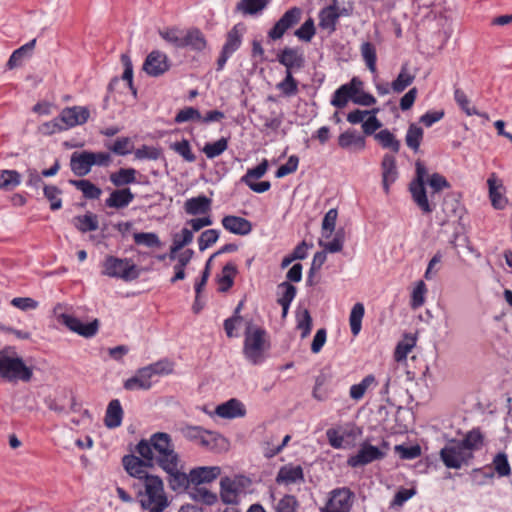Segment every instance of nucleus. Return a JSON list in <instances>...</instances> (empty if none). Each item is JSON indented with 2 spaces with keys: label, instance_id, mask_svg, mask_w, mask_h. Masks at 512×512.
Returning <instances> with one entry per match:
<instances>
[{
  "label": "nucleus",
  "instance_id": "obj_1",
  "mask_svg": "<svg viewBox=\"0 0 512 512\" xmlns=\"http://www.w3.org/2000/svg\"><path fill=\"white\" fill-rule=\"evenodd\" d=\"M415 178L409 184V191L412 199L423 214H430L435 210V204L428 200L425 184L431 187L433 194L440 192L445 188H450V183L446 178L439 174L433 173L429 178L428 170L421 160L415 162Z\"/></svg>",
  "mask_w": 512,
  "mask_h": 512
},
{
  "label": "nucleus",
  "instance_id": "obj_2",
  "mask_svg": "<svg viewBox=\"0 0 512 512\" xmlns=\"http://www.w3.org/2000/svg\"><path fill=\"white\" fill-rule=\"evenodd\" d=\"M122 464L130 476L143 481L145 492L143 493L141 489L138 490V496L145 495V498L140 500L141 507H149L150 504H153L155 496L164 494L162 479L159 476L149 474L145 470V468L154 467L151 461L128 454L122 458Z\"/></svg>",
  "mask_w": 512,
  "mask_h": 512
},
{
  "label": "nucleus",
  "instance_id": "obj_3",
  "mask_svg": "<svg viewBox=\"0 0 512 512\" xmlns=\"http://www.w3.org/2000/svg\"><path fill=\"white\" fill-rule=\"evenodd\" d=\"M136 452L153 465L157 464L160 468L172 461H180L179 455L175 452L171 436L165 432H156L150 436V439H141L136 445Z\"/></svg>",
  "mask_w": 512,
  "mask_h": 512
},
{
  "label": "nucleus",
  "instance_id": "obj_4",
  "mask_svg": "<svg viewBox=\"0 0 512 512\" xmlns=\"http://www.w3.org/2000/svg\"><path fill=\"white\" fill-rule=\"evenodd\" d=\"M158 33L166 43L176 49L189 48L191 51L200 53L208 46L204 33L197 27L183 30L177 26H171L160 29Z\"/></svg>",
  "mask_w": 512,
  "mask_h": 512
},
{
  "label": "nucleus",
  "instance_id": "obj_5",
  "mask_svg": "<svg viewBox=\"0 0 512 512\" xmlns=\"http://www.w3.org/2000/svg\"><path fill=\"white\" fill-rule=\"evenodd\" d=\"M33 371L23 359L18 356H11L9 349L0 350V378L11 383L18 381L29 382L32 379Z\"/></svg>",
  "mask_w": 512,
  "mask_h": 512
},
{
  "label": "nucleus",
  "instance_id": "obj_6",
  "mask_svg": "<svg viewBox=\"0 0 512 512\" xmlns=\"http://www.w3.org/2000/svg\"><path fill=\"white\" fill-rule=\"evenodd\" d=\"M102 267V275L122 279L127 282L136 280L140 276V270L137 265L129 258H118L108 255Z\"/></svg>",
  "mask_w": 512,
  "mask_h": 512
},
{
  "label": "nucleus",
  "instance_id": "obj_7",
  "mask_svg": "<svg viewBox=\"0 0 512 512\" xmlns=\"http://www.w3.org/2000/svg\"><path fill=\"white\" fill-rule=\"evenodd\" d=\"M265 336V329L253 326L252 322L247 323L243 352L245 357L255 365L262 361V355L266 349Z\"/></svg>",
  "mask_w": 512,
  "mask_h": 512
},
{
  "label": "nucleus",
  "instance_id": "obj_8",
  "mask_svg": "<svg viewBox=\"0 0 512 512\" xmlns=\"http://www.w3.org/2000/svg\"><path fill=\"white\" fill-rule=\"evenodd\" d=\"M354 10L352 2H347V5L340 6L339 0H332L331 4L322 8L319 12V27L327 30L331 35L337 30V24L340 17L351 16Z\"/></svg>",
  "mask_w": 512,
  "mask_h": 512
},
{
  "label": "nucleus",
  "instance_id": "obj_9",
  "mask_svg": "<svg viewBox=\"0 0 512 512\" xmlns=\"http://www.w3.org/2000/svg\"><path fill=\"white\" fill-rule=\"evenodd\" d=\"M246 30V25L243 22H239L227 32L225 43L223 44L220 55L217 59L218 71L224 68L232 54H234L241 47Z\"/></svg>",
  "mask_w": 512,
  "mask_h": 512
},
{
  "label": "nucleus",
  "instance_id": "obj_10",
  "mask_svg": "<svg viewBox=\"0 0 512 512\" xmlns=\"http://www.w3.org/2000/svg\"><path fill=\"white\" fill-rule=\"evenodd\" d=\"M440 457L447 468L460 469L473 458V453L465 451L458 440L452 439L441 449Z\"/></svg>",
  "mask_w": 512,
  "mask_h": 512
},
{
  "label": "nucleus",
  "instance_id": "obj_11",
  "mask_svg": "<svg viewBox=\"0 0 512 512\" xmlns=\"http://www.w3.org/2000/svg\"><path fill=\"white\" fill-rule=\"evenodd\" d=\"M355 495L347 487L336 488L330 492V497L322 512H350Z\"/></svg>",
  "mask_w": 512,
  "mask_h": 512
},
{
  "label": "nucleus",
  "instance_id": "obj_12",
  "mask_svg": "<svg viewBox=\"0 0 512 512\" xmlns=\"http://www.w3.org/2000/svg\"><path fill=\"white\" fill-rule=\"evenodd\" d=\"M302 16V10L299 7H292L288 9L274 26L268 31L267 36L270 40L276 41L281 39L286 31L299 23Z\"/></svg>",
  "mask_w": 512,
  "mask_h": 512
},
{
  "label": "nucleus",
  "instance_id": "obj_13",
  "mask_svg": "<svg viewBox=\"0 0 512 512\" xmlns=\"http://www.w3.org/2000/svg\"><path fill=\"white\" fill-rule=\"evenodd\" d=\"M180 461H172L168 463V468L163 466L161 469L168 474L167 481L171 490L177 493L190 491V472L186 474L179 470L178 465Z\"/></svg>",
  "mask_w": 512,
  "mask_h": 512
},
{
  "label": "nucleus",
  "instance_id": "obj_14",
  "mask_svg": "<svg viewBox=\"0 0 512 512\" xmlns=\"http://www.w3.org/2000/svg\"><path fill=\"white\" fill-rule=\"evenodd\" d=\"M58 320L71 331L86 338H90L96 335L99 329V321L97 319H94L89 323H83L80 319L74 317L73 315L62 313L58 316Z\"/></svg>",
  "mask_w": 512,
  "mask_h": 512
},
{
  "label": "nucleus",
  "instance_id": "obj_15",
  "mask_svg": "<svg viewBox=\"0 0 512 512\" xmlns=\"http://www.w3.org/2000/svg\"><path fill=\"white\" fill-rule=\"evenodd\" d=\"M170 67L168 56L160 50H153L147 55L142 69L151 77H159L165 74Z\"/></svg>",
  "mask_w": 512,
  "mask_h": 512
},
{
  "label": "nucleus",
  "instance_id": "obj_16",
  "mask_svg": "<svg viewBox=\"0 0 512 512\" xmlns=\"http://www.w3.org/2000/svg\"><path fill=\"white\" fill-rule=\"evenodd\" d=\"M385 455L386 453L378 447L364 442L361 444L358 453L348 458L347 464L353 468L361 467L374 461L381 460Z\"/></svg>",
  "mask_w": 512,
  "mask_h": 512
},
{
  "label": "nucleus",
  "instance_id": "obj_17",
  "mask_svg": "<svg viewBox=\"0 0 512 512\" xmlns=\"http://www.w3.org/2000/svg\"><path fill=\"white\" fill-rule=\"evenodd\" d=\"M363 82L358 77H353L348 83L341 85L333 94L331 105L336 108L342 109L358 94L362 88Z\"/></svg>",
  "mask_w": 512,
  "mask_h": 512
},
{
  "label": "nucleus",
  "instance_id": "obj_18",
  "mask_svg": "<svg viewBox=\"0 0 512 512\" xmlns=\"http://www.w3.org/2000/svg\"><path fill=\"white\" fill-rule=\"evenodd\" d=\"M90 111L84 106L66 107L60 113V120L63 127L68 130L78 125L86 123L89 119Z\"/></svg>",
  "mask_w": 512,
  "mask_h": 512
},
{
  "label": "nucleus",
  "instance_id": "obj_19",
  "mask_svg": "<svg viewBox=\"0 0 512 512\" xmlns=\"http://www.w3.org/2000/svg\"><path fill=\"white\" fill-rule=\"evenodd\" d=\"M277 61L292 73L293 70H300L305 65V57L298 48L285 47L277 54Z\"/></svg>",
  "mask_w": 512,
  "mask_h": 512
},
{
  "label": "nucleus",
  "instance_id": "obj_20",
  "mask_svg": "<svg viewBox=\"0 0 512 512\" xmlns=\"http://www.w3.org/2000/svg\"><path fill=\"white\" fill-rule=\"evenodd\" d=\"M221 473L218 466H201L190 470L191 487L213 482Z\"/></svg>",
  "mask_w": 512,
  "mask_h": 512
},
{
  "label": "nucleus",
  "instance_id": "obj_21",
  "mask_svg": "<svg viewBox=\"0 0 512 512\" xmlns=\"http://www.w3.org/2000/svg\"><path fill=\"white\" fill-rule=\"evenodd\" d=\"M487 184L489 187L491 205L497 210H503L508 204V199L505 196V187L502 181L497 180L493 174L488 178Z\"/></svg>",
  "mask_w": 512,
  "mask_h": 512
},
{
  "label": "nucleus",
  "instance_id": "obj_22",
  "mask_svg": "<svg viewBox=\"0 0 512 512\" xmlns=\"http://www.w3.org/2000/svg\"><path fill=\"white\" fill-rule=\"evenodd\" d=\"M381 169L383 190L388 194L390 185L394 183L398 177L395 157L391 154H385L382 158Z\"/></svg>",
  "mask_w": 512,
  "mask_h": 512
},
{
  "label": "nucleus",
  "instance_id": "obj_23",
  "mask_svg": "<svg viewBox=\"0 0 512 512\" xmlns=\"http://www.w3.org/2000/svg\"><path fill=\"white\" fill-rule=\"evenodd\" d=\"M222 226L230 233L245 236L252 231V223L246 218L227 215L222 218Z\"/></svg>",
  "mask_w": 512,
  "mask_h": 512
},
{
  "label": "nucleus",
  "instance_id": "obj_24",
  "mask_svg": "<svg viewBox=\"0 0 512 512\" xmlns=\"http://www.w3.org/2000/svg\"><path fill=\"white\" fill-rule=\"evenodd\" d=\"M215 413L224 419H234L244 417L246 415V409L240 400L231 398L228 401L219 404L216 407Z\"/></svg>",
  "mask_w": 512,
  "mask_h": 512
},
{
  "label": "nucleus",
  "instance_id": "obj_25",
  "mask_svg": "<svg viewBox=\"0 0 512 512\" xmlns=\"http://www.w3.org/2000/svg\"><path fill=\"white\" fill-rule=\"evenodd\" d=\"M338 145L343 149L358 152L364 150L366 141L356 130L348 129L339 135Z\"/></svg>",
  "mask_w": 512,
  "mask_h": 512
},
{
  "label": "nucleus",
  "instance_id": "obj_26",
  "mask_svg": "<svg viewBox=\"0 0 512 512\" xmlns=\"http://www.w3.org/2000/svg\"><path fill=\"white\" fill-rule=\"evenodd\" d=\"M92 162L90 151L74 152L70 158V168L76 176L83 177L91 171Z\"/></svg>",
  "mask_w": 512,
  "mask_h": 512
},
{
  "label": "nucleus",
  "instance_id": "obj_27",
  "mask_svg": "<svg viewBox=\"0 0 512 512\" xmlns=\"http://www.w3.org/2000/svg\"><path fill=\"white\" fill-rule=\"evenodd\" d=\"M151 386V376L145 367L138 369L135 375L125 380L123 384V387L128 391L149 390Z\"/></svg>",
  "mask_w": 512,
  "mask_h": 512
},
{
  "label": "nucleus",
  "instance_id": "obj_28",
  "mask_svg": "<svg viewBox=\"0 0 512 512\" xmlns=\"http://www.w3.org/2000/svg\"><path fill=\"white\" fill-rule=\"evenodd\" d=\"M212 200L205 195L189 198L184 203L185 212L196 216L208 214L211 211Z\"/></svg>",
  "mask_w": 512,
  "mask_h": 512
},
{
  "label": "nucleus",
  "instance_id": "obj_29",
  "mask_svg": "<svg viewBox=\"0 0 512 512\" xmlns=\"http://www.w3.org/2000/svg\"><path fill=\"white\" fill-rule=\"evenodd\" d=\"M36 45V38L32 39L28 43L22 45L18 49L14 50L9 57L6 67L9 70L15 69L17 67L22 66L25 59H28L32 56L33 50Z\"/></svg>",
  "mask_w": 512,
  "mask_h": 512
},
{
  "label": "nucleus",
  "instance_id": "obj_30",
  "mask_svg": "<svg viewBox=\"0 0 512 512\" xmlns=\"http://www.w3.org/2000/svg\"><path fill=\"white\" fill-rule=\"evenodd\" d=\"M134 197L129 188L116 189L105 200V205L109 208L123 209L134 200Z\"/></svg>",
  "mask_w": 512,
  "mask_h": 512
},
{
  "label": "nucleus",
  "instance_id": "obj_31",
  "mask_svg": "<svg viewBox=\"0 0 512 512\" xmlns=\"http://www.w3.org/2000/svg\"><path fill=\"white\" fill-rule=\"evenodd\" d=\"M278 484H292L297 482H304V473L300 465L293 466L291 464L282 466L276 476Z\"/></svg>",
  "mask_w": 512,
  "mask_h": 512
},
{
  "label": "nucleus",
  "instance_id": "obj_32",
  "mask_svg": "<svg viewBox=\"0 0 512 512\" xmlns=\"http://www.w3.org/2000/svg\"><path fill=\"white\" fill-rule=\"evenodd\" d=\"M123 419V409L118 399L109 402L104 417V424L107 428L114 429L121 425Z\"/></svg>",
  "mask_w": 512,
  "mask_h": 512
},
{
  "label": "nucleus",
  "instance_id": "obj_33",
  "mask_svg": "<svg viewBox=\"0 0 512 512\" xmlns=\"http://www.w3.org/2000/svg\"><path fill=\"white\" fill-rule=\"evenodd\" d=\"M227 439L215 431L206 430L203 434L201 446L215 452H220L228 448Z\"/></svg>",
  "mask_w": 512,
  "mask_h": 512
},
{
  "label": "nucleus",
  "instance_id": "obj_34",
  "mask_svg": "<svg viewBox=\"0 0 512 512\" xmlns=\"http://www.w3.org/2000/svg\"><path fill=\"white\" fill-rule=\"evenodd\" d=\"M237 266L233 262L226 263L221 275L217 276L218 291L221 293L227 292L234 285V278L237 275Z\"/></svg>",
  "mask_w": 512,
  "mask_h": 512
},
{
  "label": "nucleus",
  "instance_id": "obj_35",
  "mask_svg": "<svg viewBox=\"0 0 512 512\" xmlns=\"http://www.w3.org/2000/svg\"><path fill=\"white\" fill-rule=\"evenodd\" d=\"M415 80V75L409 72L407 63L402 64L400 72L391 83V89L394 93H402Z\"/></svg>",
  "mask_w": 512,
  "mask_h": 512
},
{
  "label": "nucleus",
  "instance_id": "obj_36",
  "mask_svg": "<svg viewBox=\"0 0 512 512\" xmlns=\"http://www.w3.org/2000/svg\"><path fill=\"white\" fill-rule=\"evenodd\" d=\"M69 184L74 186L79 191H81L83 196L86 199H90V200L98 199L102 194V190L98 186L93 184L90 180H87V179H81V180L70 179Z\"/></svg>",
  "mask_w": 512,
  "mask_h": 512
},
{
  "label": "nucleus",
  "instance_id": "obj_37",
  "mask_svg": "<svg viewBox=\"0 0 512 512\" xmlns=\"http://www.w3.org/2000/svg\"><path fill=\"white\" fill-rule=\"evenodd\" d=\"M483 441L484 435L482 434L480 428H473L465 435L462 440H458V443L465 449V451L472 453V451L481 448Z\"/></svg>",
  "mask_w": 512,
  "mask_h": 512
},
{
  "label": "nucleus",
  "instance_id": "obj_38",
  "mask_svg": "<svg viewBox=\"0 0 512 512\" xmlns=\"http://www.w3.org/2000/svg\"><path fill=\"white\" fill-rule=\"evenodd\" d=\"M220 497L226 504H236L238 502V490L236 484L229 477H224L220 482Z\"/></svg>",
  "mask_w": 512,
  "mask_h": 512
},
{
  "label": "nucleus",
  "instance_id": "obj_39",
  "mask_svg": "<svg viewBox=\"0 0 512 512\" xmlns=\"http://www.w3.org/2000/svg\"><path fill=\"white\" fill-rule=\"evenodd\" d=\"M269 4V0H240L236 7V12L244 15H255L264 10Z\"/></svg>",
  "mask_w": 512,
  "mask_h": 512
},
{
  "label": "nucleus",
  "instance_id": "obj_40",
  "mask_svg": "<svg viewBox=\"0 0 512 512\" xmlns=\"http://www.w3.org/2000/svg\"><path fill=\"white\" fill-rule=\"evenodd\" d=\"M374 138L378 141L382 148L390 149L394 153H398L401 148L400 141L388 129L380 130L374 135Z\"/></svg>",
  "mask_w": 512,
  "mask_h": 512
},
{
  "label": "nucleus",
  "instance_id": "obj_41",
  "mask_svg": "<svg viewBox=\"0 0 512 512\" xmlns=\"http://www.w3.org/2000/svg\"><path fill=\"white\" fill-rule=\"evenodd\" d=\"M137 171L134 168H120L110 175V181L116 187H122L136 182Z\"/></svg>",
  "mask_w": 512,
  "mask_h": 512
},
{
  "label": "nucleus",
  "instance_id": "obj_42",
  "mask_svg": "<svg viewBox=\"0 0 512 512\" xmlns=\"http://www.w3.org/2000/svg\"><path fill=\"white\" fill-rule=\"evenodd\" d=\"M424 131L423 129L415 123H411L408 126L405 142L406 145L412 149L414 152H417L420 148L421 142L423 140Z\"/></svg>",
  "mask_w": 512,
  "mask_h": 512
},
{
  "label": "nucleus",
  "instance_id": "obj_43",
  "mask_svg": "<svg viewBox=\"0 0 512 512\" xmlns=\"http://www.w3.org/2000/svg\"><path fill=\"white\" fill-rule=\"evenodd\" d=\"M21 183V174L16 170H0V189L10 191Z\"/></svg>",
  "mask_w": 512,
  "mask_h": 512
},
{
  "label": "nucleus",
  "instance_id": "obj_44",
  "mask_svg": "<svg viewBox=\"0 0 512 512\" xmlns=\"http://www.w3.org/2000/svg\"><path fill=\"white\" fill-rule=\"evenodd\" d=\"M74 221L75 227L82 233L95 231L99 227L97 215L91 212H88L83 216H76Z\"/></svg>",
  "mask_w": 512,
  "mask_h": 512
},
{
  "label": "nucleus",
  "instance_id": "obj_45",
  "mask_svg": "<svg viewBox=\"0 0 512 512\" xmlns=\"http://www.w3.org/2000/svg\"><path fill=\"white\" fill-rule=\"evenodd\" d=\"M454 99L461 110L464 111L468 116L478 115L487 117L485 113H480L474 106H470V100L462 89L455 88Z\"/></svg>",
  "mask_w": 512,
  "mask_h": 512
},
{
  "label": "nucleus",
  "instance_id": "obj_46",
  "mask_svg": "<svg viewBox=\"0 0 512 512\" xmlns=\"http://www.w3.org/2000/svg\"><path fill=\"white\" fill-rule=\"evenodd\" d=\"M228 148V138L221 137L215 142H207L202 151L208 159L220 156Z\"/></svg>",
  "mask_w": 512,
  "mask_h": 512
},
{
  "label": "nucleus",
  "instance_id": "obj_47",
  "mask_svg": "<svg viewBox=\"0 0 512 512\" xmlns=\"http://www.w3.org/2000/svg\"><path fill=\"white\" fill-rule=\"evenodd\" d=\"M364 313L365 308L362 303L358 302L354 304L349 317L351 332L354 336L358 335L361 330Z\"/></svg>",
  "mask_w": 512,
  "mask_h": 512
},
{
  "label": "nucleus",
  "instance_id": "obj_48",
  "mask_svg": "<svg viewBox=\"0 0 512 512\" xmlns=\"http://www.w3.org/2000/svg\"><path fill=\"white\" fill-rule=\"evenodd\" d=\"M188 493L193 500L206 505H213L217 501V495L205 487H191Z\"/></svg>",
  "mask_w": 512,
  "mask_h": 512
},
{
  "label": "nucleus",
  "instance_id": "obj_49",
  "mask_svg": "<svg viewBox=\"0 0 512 512\" xmlns=\"http://www.w3.org/2000/svg\"><path fill=\"white\" fill-rule=\"evenodd\" d=\"M374 384H376L374 375L369 374L365 376L360 383L354 384L350 387V397L356 401L362 399L367 389Z\"/></svg>",
  "mask_w": 512,
  "mask_h": 512
},
{
  "label": "nucleus",
  "instance_id": "obj_50",
  "mask_svg": "<svg viewBox=\"0 0 512 512\" xmlns=\"http://www.w3.org/2000/svg\"><path fill=\"white\" fill-rule=\"evenodd\" d=\"M492 465L498 477H507L511 475V466L505 452L497 453L493 458Z\"/></svg>",
  "mask_w": 512,
  "mask_h": 512
},
{
  "label": "nucleus",
  "instance_id": "obj_51",
  "mask_svg": "<svg viewBox=\"0 0 512 512\" xmlns=\"http://www.w3.org/2000/svg\"><path fill=\"white\" fill-rule=\"evenodd\" d=\"M133 239L136 245H143L149 248H159L162 246L158 235L154 232H136L133 234Z\"/></svg>",
  "mask_w": 512,
  "mask_h": 512
},
{
  "label": "nucleus",
  "instance_id": "obj_52",
  "mask_svg": "<svg viewBox=\"0 0 512 512\" xmlns=\"http://www.w3.org/2000/svg\"><path fill=\"white\" fill-rule=\"evenodd\" d=\"M43 193L45 198L49 201L52 211L61 209L62 199L60 195L62 194V190L60 188L55 185H44Z\"/></svg>",
  "mask_w": 512,
  "mask_h": 512
},
{
  "label": "nucleus",
  "instance_id": "obj_53",
  "mask_svg": "<svg viewBox=\"0 0 512 512\" xmlns=\"http://www.w3.org/2000/svg\"><path fill=\"white\" fill-rule=\"evenodd\" d=\"M360 51L367 68L372 73L376 72L377 55L375 45L371 42H364L361 45Z\"/></svg>",
  "mask_w": 512,
  "mask_h": 512
},
{
  "label": "nucleus",
  "instance_id": "obj_54",
  "mask_svg": "<svg viewBox=\"0 0 512 512\" xmlns=\"http://www.w3.org/2000/svg\"><path fill=\"white\" fill-rule=\"evenodd\" d=\"M338 217V211L332 208L327 211L322 220V236L330 238L332 233L335 231L336 221Z\"/></svg>",
  "mask_w": 512,
  "mask_h": 512
},
{
  "label": "nucleus",
  "instance_id": "obj_55",
  "mask_svg": "<svg viewBox=\"0 0 512 512\" xmlns=\"http://www.w3.org/2000/svg\"><path fill=\"white\" fill-rule=\"evenodd\" d=\"M150 376L153 375H169L173 372L174 364L168 359H162L148 366H145Z\"/></svg>",
  "mask_w": 512,
  "mask_h": 512
},
{
  "label": "nucleus",
  "instance_id": "obj_56",
  "mask_svg": "<svg viewBox=\"0 0 512 512\" xmlns=\"http://www.w3.org/2000/svg\"><path fill=\"white\" fill-rule=\"evenodd\" d=\"M316 33L314 20L309 17L295 32L294 35L302 41L310 42Z\"/></svg>",
  "mask_w": 512,
  "mask_h": 512
},
{
  "label": "nucleus",
  "instance_id": "obj_57",
  "mask_svg": "<svg viewBox=\"0 0 512 512\" xmlns=\"http://www.w3.org/2000/svg\"><path fill=\"white\" fill-rule=\"evenodd\" d=\"M277 88L285 95V96H293L298 92V82L293 77L292 73L286 71L285 78L277 84Z\"/></svg>",
  "mask_w": 512,
  "mask_h": 512
},
{
  "label": "nucleus",
  "instance_id": "obj_58",
  "mask_svg": "<svg viewBox=\"0 0 512 512\" xmlns=\"http://www.w3.org/2000/svg\"><path fill=\"white\" fill-rule=\"evenodd\" d=\"M282 290L281 296L277 299L278 304H291L297 294V288L288 281H284L277 286Z\"/></svg>",
  "mask_w": 512,
  "mask_h": 512
},
{
  "label": "nucleus",
  "instance_id": "obj_59",
  "mask_svg": "<svg viewBox=\"0 0 512 512\" xmlns=\"http://www.w3.org/2000/svg\"><path fill=\"white\" fill-rule=\"evenodd\" d=\"M171 148L178 153L183 159L189 163L195 162L196 156L191 150V146L188 140L182 139L179 142H175L171 145Z\"/></svg>",
  "mask_w": 512,
  "mask_h": 512
},
{
  "label": "nucleus",
  "instance_id": "obj_60",
  "mask_svg": "<svg viewBox=\"0 0 512 512\" xmlns=\"http://www.w3.org/2000/svg\"><path fill=\"white\" fill-rule=\"evenodd\" d=\"M297 328L301 330V338H306L312 329V317L307 309L297 314Z\"/></svg>",
  "mask_w": 512,
  "mask_h": 512
},
{
  "label": "nucleus",
  "instance_id": "obj_61",
  "mask_svg": "<svg viewBox=\"0 0 512 512\" xmlns=\"http://www.w3.org/2000/svg\"><path fill=\"white\" fill-rule=\"evenodd\" d=\"M219 238V231L216 229H208L201 233L198 238L199 250L203 252L214 243L217 242Z\"/></svg>",
  "mask_w": 512,
  "mask_h": 512
},
{
  "label": "nucleus",
  "instance_id": "obj_62",
  "mask_svg": "<svg viewBox=\"0 0 512 512\" xmlns=\"http://www.w3.org/2000/svg\"><path fill=\"white\" fill-rule=\"evenodd\" d=\"M202 115L200 111L194 107H185L181 109L175 116L174 121L176 123H184L187 121H200Z\"/></svg>",
  "mask_w": 512,
  "mask_h": 512
},
{
  "label": "nucleus",
  "instance_id": "obj_63",
  "mask_svg": "<svg viewBox=\"0 0 512 512\" xmlns=\"http://www.w3.org/2000/svg\"><path fill=\"white\" fill-rule=\"evenodd\" d=\"M109 149L116 155L125 156L131 153L133 144L128 137L118 138Z\"/></svg>",
  "mask_w": 512,
  "mask_h": 512
},
{
  "label": "nucleus",
  "instance_id": "obj_64",
  "mask_svg": "<svg viewBox=\"0 0 512 512\" xmlns=\"http://www.w3.org/2000/svg\"><path fill=\"white\" fill-rule=\"evenodd\" d=\"M298 507V501L293 495H285L279 500L276 511L277 512H296Z\"/></svg>",
  "mask_w": 512,
  "mask_h": 512
}]
</instances>
